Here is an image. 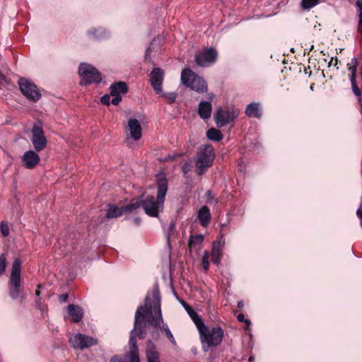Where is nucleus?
<instances>
[{"mask_svg":"<svg viewBox=\"0 0 362 362\" xmlns=\"http://www.w3.org/2000/svg\"><path fill=\"white\" fill-rule=\"evenodd\" d=\"M206 136L209 140L214 141H220L223 139V134L221 131L214 127L207 130Z\"/></svg>","mask_w":362,"mask_h":362,"instance_id":"26","label":"nucleus"},{"mask_svg":"<svg viewBox=\"0 0 362 362\" xmlns=\"http://www.w3.org/2000/svg\"><path fill=\"white\" fill-rule=\"evenodd\" d=\"M157 195H148L142 200H136L140 207L142 206L145 213L151 217H158L164 208V202L168 189V182L164 174L156 176Z\"/></svg>","mask_w":362,"mask_h":362,"instance_id":"1","label":"nucleus"},{"mask_svg":"<svg viewBox=\"0 0 362 362\" xmlns=\"http://www.w3.org/2000/svg\"><path fill=\"white\" fill-rule=\"evenodd\" d=\"M304 72H305V74H308L309 76L311 75L312 71H310V66L304 68Z\"/></svg>","mask_w":362,"mask_h":362,"instance_id":"48","label":"nucleus"},{"mask_svg":"<svg viewBox=\"0 0 362 362\" xmlns=\"http://www.w3.org/2000/svg\"><path fill=\"white\" fill-rule=\"evenodd\" d=\"M236 115L233 111L222 108L218 109L214 116L216 124L219 128L223 127L230 123V122L233 121Z\"/></svg>","mask_w":362,"mask_h":362,"instance_id":"12","label":"nucleus"},{"mask_svg":"<svg viewBox=\"0 0 362 362\" xmlns=\"http://www.w3.org/2000/svg\"><path fill=\"white\" fill-rule=\"evenodd\" d=\"M143 310V306L140 305L138 307L134 318V329L131 331V335H133L136 337H138L140 339H143L146 337V329L144 326L141 325L142 322L140 321V317L143 316L141 314V310Z\"/></svg>","mask_w":362,"mask_h":362,"instance_id":"15","label":"nucleus"},{"mask_svg":"<svg viewBox=\"0 0 362 362\" xmlns=\"http://www.w3.org/2000/svg\"><path fill=\"white\" fill-rule=\"evenodd\" d=\"M68 298H69V295H68V293H63V294L60 295L59 297V300L61 303H65L67 301Z\"/></svg>","mask_w":362,"mask_h":362,"instance_id":"44","label":"nucleus"},{"mask_svg":"<svg viewBox=\"0 0 362 362\" xmlns=\"http://www.w3.org/2000/svg\"><path fill=\"white\" fill-rule=\"evenodd\" d=\"M186 310L187 311L189 317L195 324L197 329L199 327L200 323L204 324V322L200 317V316L197 314V313L187 304L185 306Z\"/></svg>","mask_w":362,"mask_h":362,"instance_id":"25","label":"nucleus"},{"mask_svg":"<svg viewBox=\"0 0 362 362\" xmlns=\"http://www.w3.org/2000/svg\"><path fill=\"white\" fill-rule=\"evenodd\" d=\"M163 97H165L169 104L173 103L177 98V94L174 92L166 93L163 94Z\"/></svg>","mask_w":362,"mask_h":362,"instance_id":"35","label":"nucleus"},{"mask_svg":"<svg viewBox=\"0 0 362 362\" xmlns=\"http://www.w3.org/2000/svg\"><path fill=\"white\" fill-rule=\"evenodd\" d=\"M204 236L201 234L196 235H191L188 242V246L191 249L193 247L199 245L202 243Z\"/></svg>","mask_w":362,"mask_h":362,"instance_id":"29","label":"nucleus"},{"mask_svg":"<svg viewBox=\"0 0 362 362\" xmlns=\"http://www.w3.org/2000/svg\"><path fill=\"white\" fill-rule=\"evenodd\" d=\"M255 360V358L253 356H250L248 358L249 362H252Z\"/></svg>","mask_w":362,"mask_h":362,"instance_id":"53","label":"nucleus"},{"mask_svg":"<svg viewBox=\"0 0 362 362\" xmlns=\"http://www.w3.org/2000/svg\"><path fill=\"white\" fill-rule=\"evenodd\" d=\"M152 296L154 303L153 308L151 305L148 304L149 298L147 296L146 298L145 305H142L143 310H141V314L143 316L140 317V321L143 322L144 319L146 318V322L149 325L157 328L161 323H163L161 313L160 296L158 286H155L153 288Z\"/></svg>","mask_w":362,"mask_h":362,"instance_id":"2","label":"nucleus"},{"mask_svg":"<svg viewBox=\"0 0 362 362\" xmlns=\"http://www.w3.org/2000/svg\"><path fill=\"white\" fill-rule=\"evenodd\" d=\"M217 57L215 49L210 47L195 55V62L199 66H206L214 62Z\"/></svg>","mask_w":362,"mask_h":362,"instance_id":"10","label":"nucleus"},{"mask_svg":"<svg viewBox=\"0 0 362 362\" xmlns=\"http://www.w3.org/2000/svg\"><path fill=\"white\" fill-rule=\"evenodd\" d=\"M245 113L250 117H259L261 114L259 112V105L257 103L249 104L246 107Z\"/></svg>","mask_w":362,"mask_h":362,"instance_id":"27","label":"nucleus"},{"mask_svg":"<svg viewBox=\"0 0 362 362\" xmlns=\"http://www.w3.org/2000/svg\"><path fill=\"white\" fill-rule=\"evenodd\" d=\"M174 228H175V223H171L170 225V227H169L170 230H173L174 229Z\"/></svg>","mask_w":362,"mask_h":362,"instance_id":"52","label":"nucleus"},{"mask_svg":"<svg viewBox=\"0 0 362 362\" xmlns=\"http://www.w3.org/2000/svg\"><path fill=\"white\" fill-rule=\"evenodd\" d=\"M0 228H1V233L4 237H7L9 235L10 229H9L8 224L6 221H1Z\"/></svg>","mask_w":362,"mask_h":362,"instance_id":"33","label":"nucleus"},{"mask_svg":"<svg viewBox=\"0 0 362 362\" xmlns=\"http://www.w3.org/2000/svg\"><path fill=\"white\" fill-rule=\"evenodd\" d=\"M158 328V327L155 328V329H153L151 333V335L154 340H158L160 337V333Z\"/></svg>","mask_w":362,"mask_h":362,"instance_id":"41","label":"nucleus"},{"mask_svg":"<svg viewBox=\"0 0 362 362\" xmlns=\"http://www.w3.org/2000/svg\"><path fill=\"white\" fill-rule=\"evenodd\" d=\"M129 351L123 355L125 362H140V356L136 338L132 335L129 341Z\"/></svg>","mask_w":362,"mask_h":362,"instance_id":"14","label":"nucleus"},{"mask_svg":"<svg viewBox=\"0 0 362 362\" xmlns=\"http://www.w3.org/2000/svg\"><path fill=\"white\" fill-rule=\"evenodd\" d=\"M31 141L37 151H41L46 147L47 141L41 126L34 124L32 129Z\"/></svg>","mask_w":362,"mask_h":362,"instance_id":"9","label":"nucleus"},{"mask_svg":"<svg viewBox=\"0 0 362 362\" xmlns=\"http://www.w3.org/2000/svg\"><path fill=\"white\" fill-rule=\"evenodd\" d=\"M181 81L187 87L198 93H206L207 91V83L206 81L195 74L189 68H185L181 74Z\"/></svg>","mask_w":362,"mask_h":362,"instance_id":"5","label":"nucleus"},{"mask_svg":"<svg viewBox=\"0 0 362 362\" xmlns=\"http://www.w3.org/2000/svg\"><path fill=\"white\" fill-rule=\"evenodd\" d=\"M42 287V285L41 284H38L37 285V289L35 291V296L39 298H40V288H41Z\"/></svg>","mask_w":362,"mask_h":362,"instance_id":"49","label":"nucleus"},{"mask_svg":"<svg viewBox=\"0 0 362 362\" xmlns=\"http://www.w3.org/2000/svg\"><path fill=\"white\" fill-rule=\"evenodd\" d=\"M356 215L360 220L362 219V209L361 208L357 209Z\"/></svg>","mask_w":362,"mask_h":362,"instance_id":"47","label":"nucleus"},{"mask_svg":"<svg viewBox=\"0 0 362 362\" xmlns=\"http://www.w3.org/2000/svg\"><path fill=\"white\" fill-rule=\"evenodd\" d=\"M110 362H125L123 356L115 355L111 358Z\"/></svg>","mask_w":362,"mask_h":362,"instance_id":"39","label":"nucleus"},{"mask_svg":"<svg viewBox=\"0 0 362 362\" xmlns=\"http://www.w3.org/2000/svg\"><path fill=\"white\" fill-rule=\"evenodd\" d=\"M78 74L81 78L80 84L88 86L91 83H98L102 81L101 74L93 65L81 63L78 66Z\"/></svg>","mask_w":362,"mask_h":362,"instance_id":"6","label":"nucleus"},{"mask_svg":"<svg viewBox=\"0 0 362 362\" xmlns=\"http://www.w3.org/2000/svg\"><path fill=\"white\" fill-rule=\"evenodd\" d=\"M361 221V226L362 227V218L360 220Z\"/></svg>","mask_w":362,"mask_h":362,"instance_id":"55","label":"nucleus"},{"mask_svg":"<svg viewBox=\"0 0 362 362\" xmlns=\"http://www.w3.org/2000/svg\"><path fill=\"white\" fill-rule=\"evenodd\" d=\"M314 86H315V83H312V84L310 85V89H311L312 90H314Z\"/></svg>","mask_w":362,"mask_h":362,"instance_id":"54","label":"nucleus"},{"mask_svg":"<svg viewBox=\"0 0 362 362\" xmlns=\"http://www.w3.org/2000/svg\"><path fill=\"white\" fill-rule=\"evenodd\" d=\"M243 305H244V304H243V302H242V301H239V302L238 303V307L239 308H242L243 307Z\"/></svg>","mask_w":362,"mask_h":362,"instance_id":"51","label":"nucleus"},{"mask_svg":"<svg viewBox=\"0 0 362 362\" xmlns=\"http://www.w3.org/2000/svg\"><path fill=\"white\" fill-rule=\"evenodd\" d=\"M202 263L204 270L205 272L208 271V269L209 268V256H208L207 253H206L203 256Z\"/></svg>","mask_w":362,"mask_h":362,"instance_id":"36","label":"nucleus"},{"mask_svg":"<svg viewBox=\"0 0 362 362\" xmlns=\"http://www.w3.org/2000/svg\"><path fill=\"white\" fill-rule=\"evenodd\" d=\"M164 74V71L158 67L153 68L150 74L151 84L156 94H159L162 92Z\"/></svg>","mask_w":362,"mask_h":362,"instance_id":"13","label":"nucleus"},{"mask_svg":"<svg viewBox=\"0 0 362 362\" xmlns=\"http://www.w3.org/2000/svg\"><path fill=\"white\" fill-rule=\"evenodd\" d=\"M18 85L22 94L30 101L37 102L41 98V94L35 84L27 78H21Z\"/></svg>","mask_w":362,"mask_h":362,"instance_id":"7","label":"nucleus"},{"mask_svg":"<svg viewBox=\"0 0 362 362\" xmlns=\"http://www.w3.org/2000/svg\"><path fill=\"white\" fill-rule=\"evenodd\" d=\"M356 6L358 15L357 32L362 36V0H356Z\"/></svg>","mask_w":362,"mask_h":362,"instance_id":"28","label":"nucleus"},{"mask_svg":"<svg viewBox=\"0 0 362 362\" xmlns=\"http://www.w3.org/2000/svg\"><path fill=\"white\" fill-rule=\"evenodd\" d=\"M128 128L131 137L135 140H139L141 137V126L139 122L135 118H131L128 121Z\"/></svg>","mask_w":362,"mask_h":362,"instance_id":"17","label":"nucleus"},{"mask_svg":"<svg viewBox=\"0 0 362 362\" xmlns=\"http://www.w3.org/2000/svg\"><path fill=\"white\" fill-rule=\"evenodd\" d=\"M206 197L207 198V202L211 203L212 199H214V196H213V193L211 190H208L206 192Z\"/></svg>","mask_w":362,"mask_h":362,"instance_id":"43","label":"nucleus"},{"mask_svg":"<svg viewBox=\"0 0 362 362\" xmlns=\"http://www.w3.org/2000/svg\"><path fill=\"white\" fill-rule=\"evenodd\" d=\"M325 0H302L301 6L305 9H310Z\"/></svg>","mask_w":362,"mask_h":362,"instance_id":"32","label":"nucleus"},{"mask_svg":"<svg viewBox=\"0 0 362 362\" xmlns=\"http://www.w3.org/2000/svg\"><path fill=\"white\" fill-rule=\"evenodd\" d=\"M110 95L125 94L128 91V86L124 81H118L110 86Z\"/></svg>","mask_w":362,"mask_h":362,"instance_id":"23","label":"nucleus"},{"mask_svg":"<svg viewBox=\"0 0 362 362\" xmlns=\"http://www.w3.org/2000/svg\"><path fill=\"white\" fill-rule=\"evenodd\" d=\"M6 268V255L2 253L0 255V276H1Z\"/></svg>","mask_w":362,"mask_h":362,"instance_id":"34","label":"nucleus"},{"mask_svg":"<svg viewBox=\"0 0 362 362\" xmlns=\"http://www.w3.org/2000/svg\"><path fill=\"white\" fill-rule=\"evenodd\" d=\"M237 319L240 322H245L247 326H250L251 325V322L249 320L245 319V315L243 314H239L237 316Z\"/></svg>","mask_w":362,"mask_h":362,"instance_id":"38","label":"nucleus"},{"mask_svg":"<svg viewBox=\"0 0 362 362\" xmlns=\"http://www.w3.org/2000/svg\"><path fill=\"white\" fill-rule=\"evenodd\" d=\"M106 217L107 218H115L119 217L124 213L132 212L140 208L139 202H131L124 206L118 207L114 204H109L107 205Z\"/></svg>","mask_w":362,"mask_h":362,"instance_id":"8","label":"nucleus"},{"mask_svg":"<svg viewBox=\"0 0 362 362\" xmlns=\"http://www.w3.org/2000/svg\"><path fill=\"white\" fill-rule=\"evenodd\" d=\"M100 101L103 104L109 105L110 104V97L108 95H105L101 97Z\"/></svg>","mask_w":362,"mask_h":362,"instance_id":"40","label":"nucleus"},{"mask_svg":"<svg viewBox=\"0 0 362 362\" xmlns=\"http://www.w3.org/2000/svg\"><path fill=\"white\" fill-rule=\"evenodd\" d=\"M212 106L209 102L202 101L198 107V114L202 119H207L211 115Z\"/></svg>","mask_w":362,"mask_h":362,"instance_id":"22","label":"nucleus"},{"mask_svg":"<svg viewBox=\"0 0 362 362\" xmlns=\"http://www.w3.org/2000/svg\"><path fill=\"white\" fill-rule=\"evenodd\" d=\"M40 160L39 155L33 150L25 151L22 157L23 165L27 169H33Z\"/></svg>","mask_w":362,"mask_h":362,"instance_id":"16","label":"nucleus"},{"mask_svg":"<svg viewBox=\"0 0 362 362\" xmlns=\"http://www.w3.org/2000/svg\"><path fill=\"white\" fill-rule=\"evenodd\" d=\"M75 349H84L90 346L96 345L98 340L92 337H89L83 334H77L70 339Z\"/></svg>","mask_w":362,"mask_h":362,"instance_id":"11","label":"nucleus"},{"mask_svg":"<svg viewBox=\"0 0 362 362\" xmlns=\"http://www.w3.org/2000/svg\"><path fill=\"white\" fill-rule=\"evenodd\" d=\"M134 221L136 225H139L141 223V218L138 217L135 218Z\"/></svg>","mask_w":362,"mask_h":362,"instance_id":"50","label":"nucleus"},{"mask_svg":"<svg viewBox=\"0 0 362 362\" xmlns=\"http://www.w3.org/2000/svg\"><path fill=\"white\" fill-rule=\"evenodd\" d=\"M113 98L111 100V103L114 105H117L122 100V96L120 95H111Z\"/></svg>","mask_w":362,"mask_h":362,"instance_id":"37","label":"nucleus"},{"mask_svg":"<svg viewBox=\"0 0 362 362\" xmlns=\"http://www.w3.org/2000/svg\"><path fill=\"white\" fill-rule=\"evenodd\" d=\"M221 255V250L219 248L214 246L213 249H212L211 255V262L215 264H218L220 262Z\"/></svg>","mask_w":362,"mask_h":362,"instance_id":"30","label":"nucleus"},{"mask_svg":"<svg viewBox=\"0 0 362 362\" xmlns=\"http://www.w3.org/2000/svg\"><path fill=\"white\" fill-rule=\"evenodd\" d=\"M67 310L72 322H78L83 318V310L80 306L71 304L68 305Z\"/></svg>","mask_w":362,"mask_h":362,"instance_id":"21","label":"nucleus"},{"mask_svg":"<svg viewBox=\"0 0 362 362\" xmlns=\"http://www.w3.org/2000/svg\"><path fill=\"white\" fill-rule=\"evenodd\" d=\"M197 218L202 227H207L211 221V215L207 206H202L198 211Z\"/></svg>","mask_w":362,"mask_h":362,"instance_id":"19","label":"nucleus"},{"mask_svg":"<svg viewBox=\"0 0 362 362\" xmlns=\"http://www.w3.org/2000/svg\"><path fill=\"white\" fill-rule=\"evenodd\" d=\"M202 350L209 351L211 349L216 348L222 341L224 337L223 329L218 325L210 329L204 323L199 325L197 328Z\"/></svg>","mask_w":362,"mask_h":362,"instance_id":"3","label":"nucleus"},{"mask_svg":"<svg viewBox=\"0 0 362 362\" xmlns=\"http://www.w3.org/2000/svg\"><path fill=\"white\" fill-rule=\"evenodd\" d=\"M338 59L337 57H332L330 62H329V66L334 65V66H337L338 64Z\"/></svg>","mask_w":362,"mask_h":362,"instance_id":"45","label":"nucleus"},{"mask_svg":"<svg viewBox=\"0 0 362 362\" xmlns=\"http://www.w3.org/2000/svg\"><path fill=\"white\" fill-rule=\"evenodd\" d=\"M215 158L214 148L211 144L202 145L195 158L196 173L202 175L212 165Z\"/></svg>","mask_w":362,"mask_h":362,"instance_id":"4","label":"nucleus"},{"mask_svg":"<svg viewBox=\"0 0 362 362\" xmlns=\"http://www.w3.org/2000/svg\"><path fill=\"white\" fill-rule=\"evenodd\" d=\"M36 303V305L37 307L42 311L43 312L45 310V306L42 305L41 303H40V298H39L37 300H36L35 301Z\"/></svg>","mask_w":362,"mask_h":362,"instance_id":"46","label":"nucleus"},{"mask_svg":"<svg viewBox=\"0 0 362 362\" xmlns=\"http://www.w3.org/2000/svg\"><path fill=\"white\" fill-rule=\"evenodd\" d=\"M21 259L19 258L15 259L12 264L10 279H21Z\"/></svg>","mask_w":362,"mask_h":362,"instance_id":"24","label":"nucleus"},{"mask_svg":"<svg viewBox=\"0 0 362 362\" xmlns=\"http://www.w3.org/2000/svg\"><path fill=\"white\" fill-rule=\"evenodd\" d=\"M158 327L160 330H162L165 332L167 338L169 339V341L172 344H176V341L175 339V337H173L172 332H170L168 326L166 324L163 323V325L162 326L160 325Z\"/></svg>","mask_w":362,"mask_h":362,"instance_id":"31","label":"nucleus"},{"mask_svg":"<svg viewBox=\"0 0 362 362\" xmlns=\"http://www.w3.org/2000/svg\"><path fill=\"white\" fill-rule=\"evenodd\" d=\"M146 359L147 362L151 361H160V354L158 351L156 345L153 344L152 340L148 339L147 341V347H146Z\"/></svg>","mask_w":362,"mask_h":362,"instance_id":"20","label":"nucleus"},{"mask_svg":"<svg viewBox=\"0 0 362 362\" xmlns=\"http://www.w3.org/2000/svg\"><path fill=\"white\" fill-rule=\"evenodd\" d=\"M21 279H10L8 282V295L13 299L20 296Z\"/></svg>","mask_w":362,"mask_h":362,"instance_id":"18","label":"nucleus"},{"mask_svg":"<svg viewBox=\"0 0 362 362\" xmlns=\"http://www.w3.org/2000/svg\"><path fill=\"white\" fill-rule=\"evenodd\" d=\"M347 66L358 67V59L356 57L352 58L351 59V62L347 64Z\"/></svg>","mask_w":362,"mask_h":362,"instance_id":"42","label":"nucleus"}]
</instances>
